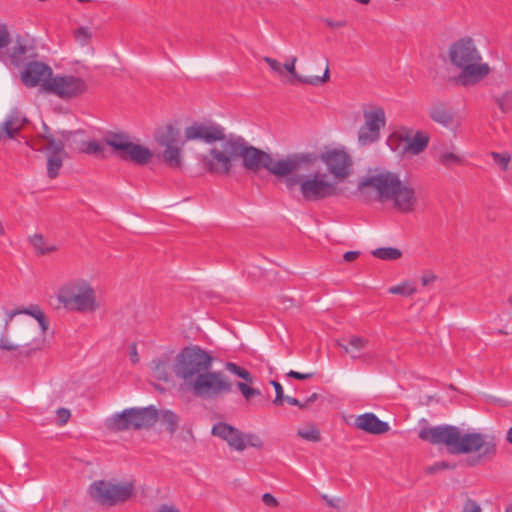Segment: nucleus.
<instances>
[{
	"label": "nucleus",
	"mask_w": 512,
	"mask_h": 512,
	"mask_svg": "<svg viewBox=\"0 0 512 512\" xmlns=\"http://www.w3.org/2000/svg\"><path fill=\"white\" fill-rule=\"evenodd\" d=\"M437 160L441 165L447 168L463 163V159L459 155L449 150H441L437 155Z\"/></svg>",
	"instance_id": "obj_33"
},
{
	"label": "nucleus",
	"mask_w": 512,
	"mask_h": 512,
	"mask_svg": "<svg viewBox=\"0 0 512 512\" xmlns=\"http://www.w3.org/2000/svg\"><path fill=\"white\" fill-rule=\"evenodd\" d=\"M364 124L358 132V142L361 145H368L376 142L380 137V130L386 124L385 112L377 107L364 111Z\"/></svg>",
	"instance_id": "obj_14"
},
{
	"label": "nucleus",
	"mask_w": 512,
	"mask_h": 512,
	"mask_svg": "<svg viewBox=\"0 0 512 512\" xmlns=\"http://www.w3.org/2000/svg\"><path fill=\"white\" fill-rule=\"evenodd\" d=\"M284 401H286L289 405H292V406H299L301 408L304 407V405L301 404L298 399L291 397V396H285Z\"/></svg>",
	"instance_id": "obj_60"
},
{
	"label": "nucleus",
	"mask_w": 512,
	"mask_h": 512,
	"mask_svg": "<svg viewBox=\"0 0 512 512\" xmlns=\"http://www.w3.org/2000/svg\"><path fill=\"white\" fill-rule=\"evenodd\" d=\"M62 165L63 160L61 155L49 154L47 157V174L49 178H56L62 168Z\"/></svg>",
	"instance_id": "obj_35"
},
{
	"label": "nucleus",
	"mask_w": 512,
	"mask_h": 512,
	"mask_svg": "<svg viewBox=\"0 0 512 512\" xmlns=\"http://www.w3.org/2000/svg\"><path fill=\"white\" fill-rule=\"evenodd\" d=\"M494 100L502 112H509L512 109V89L495 95Z\"/></svg>",
	"instance_id": "obj_41"
},
{
	"label": "nucleus",
	"mask_w": 512,
	"mask_h": 512,
	"mask_svg": "<svg viewBox=\"0 0 512 512\" xmlns=\"http://www.w3.org/2000/svg\"><path fill=\"white\" fill-rule=\"evenodd\" d=\"M247 382H237L236 386L246 400H250L254 396L260 395V390L252 388Z\"/></svg>",
	"instance_id": "obj_44"
},
{
	"label": "nucleus",
	"mask_w": 512,
	"mask_h": 512,
	"mask_svg": "<svg viewBox=\"0 0 512 512\" xmlns=\"http://www.w3.org/2000/svg\"><path fill=\"white\" fill-rule=\"evenodd\" d=\"M452 468H454V465H452L446 461H440V462L434 463L431 466L426 467L425 472L428 474H435L440 470L452 469Z\"/></svg>",
	"instance_id": "obj_46"
},
{
	"label": "nucleus",
	"mask_w": 512,
	"mask_h": 512,
	"mask_svg": "<svg viewBox=\"0 0 512 512\" xmlns=\"http://www.w3.org/2000/svg\"><path fill=\"white\" fill-rule=\"evenodd\" d=\"M89 494L98 504L110 507L134 497L135 488L133 483L128 481L98 480L90 485Z\"/></svg>",
	"instance_id": "obj_10"
},
{
	"label": "nucleus",
	"mask_w": 512,
	"mask_h": 512,
	"mask_svg": "<svg viewBox=\"0 0 512 512\" xmlns=\"http://www.w3.org/2000/svg\"><path fill=\"white\" fill-rule=\"evenodd\" d=\"M213 144L207 154L200 158V162L210 174L228 175L233 164L239 159L241 136L224 135L223 139Z\"/></svg>",
	"instance_id": "obj_4"
},
{
	"label": "nucleus",
	"mask_w": 512,
	"mask_h": 512,
	"mask_svg": "<svg viewBox=\"0 0 512 512\" xmlns=\"http://www.w3.org/2000/svg\"><path fill=\"white\" fill-rule=\"evenodd\" d=\"M225 129L214 122H193L185 128L184 136L186 141H200L206 144H214L223 139Z\"/></svg>",
	"instance_id": "obj_15"
},
{
	"label": "nucleus",
	"mask_w": 512,
	"mask_h": 512,
	"mask_svg": "<svg viewBox=\"0 0 512 512\" xmlns=\"http://www.w3.org/2000/svg\"><path fill=\"white\" fill-rule=\"evenodd\" d=\"M297 62V58L295 56L290 57L289 61L283 64V73L286 71L290 74L289 83L295 84L300 83L304 85H312L319 86L323 83L327 82L329 79V65L328 60H326V68L323 76H302L296 72L295 64Z\"/></svg>",
	"instance_id": "obj_22"
},
{
	"label": "nucleus",
	"mask_w": 512,
	"mask_h": 512,
	"mask_svg": "<svg viewBox=\"0 0 512 512\" xmlns=\"http://www.w3.org/2000/svg\"><path fill=\"white\" fill-rule=\"evenodd\" d=\"M271 384L273 385L274 389H275V393H276V397L274 399V404L275 405H282L283 404V401H284V394H283V388L281 386V384L277 381H271Z\"/></svg>",
	"instance_id": "obj_49"
},
{
	"label": "nucleus",
	"mask_w": 512,
	"mask_h": 512,
	"mask_svg": "<svg viewBox=\"0 0 512 512\" xmlns=\"http://www.w3.org/2000/svg\"><path fill=\"white\" fill-rule=\"evenodd\" d=\"M22 314H27L32 316L37 320V322L40 325V328L42 332L44 333L49 326V323L44 315V313L41 311V309L37 305H31L28 308H21Z\"/></svg>",
	"instance_id": "obj_34"
},
{
	"label": "nucleus",
	"mask_w": 512,
	"mask_h": 512,
	"mask_svg": "<svg viewBox=\"0 0 512 512\" xmlns=\"http://www.w3.org/2000/svg\"><path fill=\"white\" fill-rule=\"evenodd\" d=\"M29 242L37 255L43 256L58 250L55 243L47 240L42 234H34L29 237Z\"/></svg>",
	"instance_id": "obj_30"
},
{
	"label": "nucleus",
	"mask_w": 512,
	"mask_h": 512,
	"mask_svg": "<svg viewBox=\"0 0 512 512\" xmlns=\"http://www.w3.org/2000/svg\"><path fill=\"white\" fill-rule=\"evenodd\" d=\"M26 122L27 119L19 111L13 110L7 115L0 127L7 138L13 139Z\"/></svg>",
	"instance_id": "obj_27"
},
{
	"label": "nucleus",
	"mask_w": 512,
	"mask_h": 512,
	"mask_svg": "<svg viewBox=\"0 0 512 512\" xmlns=\"http://www.w3.org/2000/svg\"><path fill=\"white\" fill-rule=\"evenodd\" d=\"M448 56L450 63L460 70L456 82L461 86L475 85L490 73L489 65L482 61L480 51L469 36L454 41L449 47Z\"/></svg>",
	"instance_id": "obj_3"
},
{
	"label": "nucleus",
	"mask_w": 512,
	"mask_h": 512,
	"mask_svg": "<svg viewBox=\"0 0 512 512\" xmlns=\"http://www.w3.org/2000/svg\"><path fill=\"white\" fill-rule=\"evenodd\" d=\"M239 154V159H242L243 167L248 172L258 173L261 169H266L275 176H287L300 169L302 165L317 161V156L313 153H296L275 160L269 153L249 145L243 137Z\"/></svg>",
	"instance_id": "obj_2"
},
{
	"label": "nucleus",
	"mask_w": 512,
	"mask_h": 512,
	"mask_svg": "<svg viewBox=\"0 0 512 512\" xmlns=\"http://www.w3.org/2000/svg\"><path fill=\"white\" fill-rule=\"evenodd\" d=\"M153 369L155 372V376L163 381L169 380V369H170V360L167 355L162 356L160 358L154 359Z\"/></svg>",
	"instance_id": "obj_32"
},
{
	"label": "nucleus",
	"mask_w": 512,
	"mask_h": 512,
	"mask_svg": "<svg viewBox=\"0 0 512 512\" xmlns=\"http://www.w3.org/2000/svg\"><path fill=\"white\" fill-rule=\"evenodd\" d=\"M297 435L310 442H319L321 440L320 431L312 424H307L298 429Z\"/></svg>",
	"instance_id": "obj_39"
},
{
	"label": "nucleus",
	"mask_w": 512,
	"mask_h": 512,
	"mask_svg": "<svg viewBox=\"0 0 512 512\" xmlns=\"http://www.w3.org/2000/svg\"><path fill=\"white\" fill-rule=\"evenodd\" d=\"M165 149L159 155L162 160L172 169H179L182 166L183 155L182 148L180 146L172 145L164 147Z\"/></svg>",
	"instance_id": "obj_29"
},
{
	"label": "nucleus",
	"mask_w": 512,
	"mask_h": 512,
	"mask_svg": "<svg viewBox=\"0 0 512 512\" xmlns=\"http://www.w3.org/2000/svg\"><path fill=\"white\" fill-rule=\"evenodd\" d=\"M160 419L162 424L170 433H174L176 431L178 427V417L174 412L165 410L161 413Z\"/></svg>",
	"instance_id": "obj_40"
},
{
	"label": "nucleus",
	"mask_w": 512,
	"mask_h": 512,
	"mask_svg": "<svg viewBox=\"0 0 512 512\" xmlns=\"http://www.w3.org/2000/svg\"><path fill=\"white\" fill-rule=\"evenodd\" d=\"M25 334L19 339L20 343L11 342L6 335L0 337V349L6 351H15L19 348H27L25 354L29 355L32 351L41 349L43 340L31 339V332L35 331V326L31 321H25L22 324Z\"/></svg>",
	"instance_id": "obj_18"
},
{
	"label": "nucleus",
	"mask_w": 512,
	"mask_h": 512,
	"mask_svg": "<svg viewBox=\"0 0 512 512\" xmlns=\"http://www.w3.org/2000/svg\"><path fill=\"white\" fill-rule=\"evenodd\" d=\"M292 173L288 174L287 176H284L286 179H285V184L287 186V188L289 190H292L295 186H299L300 187V183H301V180H302V176L300 175H291Z\"/></svg>",
	"instance_id": "obj_51"
},
{
	"label": "nucleus",
	"mask_w": 512,
	"mask_h": 512,
	"mask_svg": "<svg viewBox=\"0 0 512 512\" xmlns=\"http://www.w3.org/2000/svg\"><path fill=\"white\" fill-rule=\"evenodd\" d=\"M105 143L113 149L119 158L138 165L147 164L153 156L147 147L133 143L130 136L124 133L108 135L105 138Z\"/></svg>",
	"instance_id": "obj_11"
},
{
	"label": "nucleus",
	"mask_w": 512,
	"mask_h": 512,
	"mask_svg": "<svg viewBox=\"0 0 512 512\" xmlns=\"http://www.w3.org/2000/svg\"><path fill=\"white\" fill-rule=\"evenodd\" d=\"M355 426L358 429H361L365 432L375 434V435L383 434L389 430L388 423L381 421L373 413H365V414L359 415L355 419Z\"/></svg>",
	"instance_id": "obj_24"
},
{
	"label": "nucleus",
	"mask_w": 512,
	"mask_h": 512,
	"mask_svg": "<svg viewBox=\"0 0 512 512\" xmlns=\"http://www.w3.org/2000/svg\"><path fill=\"white\" fill-rule=\"evenodd\" d=\"M157 419L158 412L153 406L146 408H129L107 418L105 426L112 432L130 429L139 430L153 426Z\"/></svg>",
	"instance_id": "obj_8"
},
{
	"label": "nucleus",
	"mask_w": 512,
	"mask_h": 512,
	"mask_svg": "<svg viewBox=\"0 0 512 512\" xmlns=\"http://www.w3.org/2000/svg\"><path fill=\"white\" fill-rule=\"evenodd\" d=\"M263 61L269 65L274 73L278 74L279 76L283 75V64H281L279 61L268 56L263 57Z\"/></svg>",
	"instance_id": "obj_47"
},
{
	"label": "nucleus",
	"mask_w": 512,
	"mask_h": 512,
	"mask_svg": "<svg viewBox=\"0 0 512 512\" xmlns=\"http://www.w3.org/2000/svg\"><path fill=\"white\" fill-rule=\"evenodd\" d=\"M261 499L263 504L269 508H276L279 506L278 500L271 493H264Z\"/></svg>",
	"instance_id": "obj_53"
},
{
	"label": "nucleus",
	"mask_w": 512,
	"mask_h": 512,
	"mask_svg": "<svg viewBox=\"0 0 512 512\" xmlns=\"http://www.w3.org/2000/svg\"><path fill=\"white\" fill-rule=\"evenodd\" d=\"M36 56L34 47L26 39L18 37L10 53V61L13 65L19 67L25 62Z\"/></svg>",
	"instance_id": "obj_25"
},
{
	"label": "nucleus",
	"mask_w": 512,
	"mask_h": 512,
	"mask_svg": "<svg viewBox=\"0 0 512 512\" xmlns=\"http://www.w3.org/2000/svg\"><path fill=\"white\" fill-rule=\"evenodd\" d=\"M336 183L330 181L326 174L313 173L302 175L300 193L308 202L324 200L336 195Z\"/></svg>",
	"instance_id": "obj_12"
},
{
	"label": "nucleus",
	"mask_w": 512,
	"mask_h": 512,
	"mask_svg": "<svg viewBox=\"0 0 512 512\" xmlns=\"http://www.w3.org/2000/svg\"><path fill=\"white\" fill-rule=\"evenodd\" d=\"M213 365V357L197 345L183 348L175 357L173 372L188 388L193 381Z\"/></svg>",
	"instance_id": "obj_5"
},
{
	"label": "nucleus",
	"mask_w": 512,
	"mask_h": 512,
	"mask_svg": "<svg viewBox=\"0 0 512 512\" xmlns=\"http://www.w3.org/2000/svg\"><path fill=\"white\" fill-rule=\"evenodd\" d=\"M323 499L325 500V502L331 506V507H336L335 503H334V500L333 499H330L327 495H323Z\"/></svg>",
	"instance_id": "obj_63"
},
{
	"label": "nucleus",
	"mask_w": 512,
	"mask_h": 512,
	"mask_svg": "<svg viewBox=\"0 0 512 512\" xmlns=\"http://www.w3.org/2000/svg\"><path fill=\"white\" fill-rule=\"evenodd\" d=\"M196 397L214 400L233 391V383L220 370H206L187 388Z\"/></svg>",
	"instance_id": "obj_9"
},
{
	"label": "nucleus",
	"mask_w": 512,
	"mask_h": 512,
	"mask_svg": "<svg viewBox=\"0 0 512 512\" xmlns=\"http://www.w3.org/2000/svg\"><path fill=\"white\" fill-rule=\"evenodd\" d=\"M71 417V413L66 408H59L57 410V424L59 426L65 425Z\"/></svg>",
	"instance_id": "obj_50"
},
{
	"label": "nucleus",
	"mask_w": 512,
	"mask_h": 512,
	"mask_svg": "<svg viewBox=\"0 0 512 512\" xmlns=\"http://www.w3.org/2000/svg\"><path fill=\"white\" fill-rule=\"evenodd\" d=\"M179 137V129L170 124L160 128L155 134L156 142L162 147L176 145Z\"/></svg>",
	"instance_id": "obj_28"
},
{
	"label": "nucleus",
	"mask_w": 512,
	"mask_h": 512,
	"mask_svg": "<svg viewBox=\"0 0 512 512\" xmlns=\"http://www.w3.org/2000/svg\"><path fill=\"white\" fill-rule=\"evenodd\" d=\"M506 440L508 443L512 444V426L508 429L506 433Z\"/></svg>",
	"instance_id": "obj_64"
},
{
	"label": "nucleus",
	"mask_w": 512,
	"mask_h": 512,
	"mask_svg": "<svg viewBox=\"0 0 512 512\" xmlns=\"http://www.w3.org/2000/svg\"><path fill=\"white\" fill-rule=\"evenodd\" d=\"M288 377L295 378L298 380H306L310 379L313 376V373H300L294 370H291L287 373Z\"/></svg>",
	"instance_id": "obj_57"
},
{
	"label": "nucleus",
	"mask_w": 512,
	"mask_h": 512,
	"mask_svg": "<svg viewBox=\"0 0 512 512\" xmlns=\"http://www.w3.org/2000/svg\"><path fill=\"white\" fill-rule=\"evenodd\" d=\"M212 434L227 442L236 451L246 449L244 433L230 424L219 422L212 427Z\"/></svg>",
	"instance_id": "obj_20"
},
{
	"label": "nucleus",
	"mask_w": 512,
	"mask_h": 512,
	"mask_svg": "<svg viewBox=\"0 0 512 512\" xmlns=\"http://www.w3.org/2000/svg\"><path fill=\"white\" fill-rule=\"evenodd\" d=\"M390 201L393 207L402 213L414 211L418 202L414 187L409 182L403 181L400 182Z\"/></svg>",
	"instance_id": "obj_19"
},
{
	"label": "nucleus",
	"mask_w": 512,
	"mask_h": 512,
	"mask_svg": "<svg viewBox=\"0 0 512 512\" xmlns=\"http://www.w3.org/2000/svg\"><path fill=\"white\" fill-rule=\"evenodd\" d=\"M91 31L88 27H80L74 31V37L82 46L88 44L91 39Z\"/></svg>",
	"instance_id": "obj_45"
},
{
	"label": "nucleus",
	"mask_w": 512,
	"mask_h": 512,
	"mask_svg": "<svg viewBox=\"0 0 512 512\" xmlns=\"http://www.w3.org/2000/svg\"><path fill=\"white\" fill-rule=\"evenodd\" d=\"M130 359L133 363H137L139 361L136 345H131V351H130Z\"/></svg>",
	"instance_id": "obj_61"
},
{
	"label": "nucleus",
	"mask_w": 512,
	"mask_h": 512,
	"mask_svg": "<svg viewBox=\"0 0 512 512\" xmlns=\"http://www.w3.org/2000/svg\"><path fill=\"white\" fill-rule=\"evenodd\" d=\"M45 92L69 100L79 97L87 90L86 82L74 75H56L45 84Z\"/></svg>",
	"instance_id": "obj_13"
},
{
	"label": "nucleus",
	"mask_w": 512,
	"mask_h": 512,
	"mask_svg": "<svg viewBox=\"0 0 512 512\" xmlns=\"http://www.w3.org/2000/svg\"><path fill=\"white\" fill-rule=\"evenodd\" d=\"M53 77L52 68L38 61H31L26 63L23 70L21 71V81L29 88L40 86L45 92V83L50 81Z\"/></svg>",
	"instance_id": "obj_17"
},
{
	"label": "nucleus",
	"mask_w": 512,
	"mask_h": 512,
	"mask_svg": "<svg viewBox=\"0 0 512 512\" xmlns=\"http://www.w3.org/2000/svg\"><path fill=\"white\" fill-rule=\"evenodd\" d=\"M75 136L74 132H62V139H56L53 136H44L46 141V145L44 147L45 150L49 152V154L60 155L64 149V141L69 142L71 137Z\"/></svg>",
	"instance_id": "obj_31"
},
{
	"label": "nucleus",
	"mask_w": 512,
	"mask_h": 512,
	"mask_svg": "<svg viewBox=\"0 0 512 512\" xmlns=\"http://www.w3.org/2000/svg\"><path fill=\"white\" fill-rule=\"evenodd\" d=\"M372 255L381 260H397L402 256V252L397 248L383 247L373 250Z\"/></svg>",
	"instance_id": "obj_36"
},
{
	"label": "nucleus",
	"mask_w": 512,
	"mask_h": 512,
	"mask_svg": "<svg viewBox=\"0 0 512 512\" xmlns=\"http://www.w3.org/2000/svg\"><path fill=\"white\" fill-rule=\"evenodd\" d=\"M397 135L401 141L405 143L404 153H408L411 155H418L423 152L429 143L428 134L417 131L413 134L412 130L402 129L397 132Z\"/></svg>",
	"instance_id": "obj_21"
},
{
	"label": "nucleus",
	"mask_w": 512,
	"mask_h": 512,
	"mask_svg": "<svg viewBox=\"0 0 512 512\" xmlns=\"http://www.w3.org/2000/svg\"><path fill=\"white\" fill-rule=\"evenodd\" d=\"M75 149L79 150L80 152L92 155H103L104 152V147L95 140L87 142L82 141L75 147Z\"/></svg>",
	"instance_id": "obj_37"
},
{
	"label": "nucleus",
	"mask_w": 512,
	"mask_h": 512,
	"mask_svg": "<svg viewBox=\"0 0 512 512\" xmlns=\"http://www.w3.org/2000/svg\"><path fill=\"white\" fill-rule=\"evenodd\" d=\"M20 314H22L21 308H17L14 310H5V315H6L5 326H4L5 330H7L8 326L12 322L13 318L16 315H20Z\"/></svg>",
	"instance_id": "obj_56"
},
{
	"label": "nucleus",
	"mask_w": 512,
	"mask_h": 512,
	"mask_svg": "<svg viewBox=\"0 0 512 512\" xmlns=\"http://www.w3.org/2000/svg\"><path fill=\"white\" fill-rule=\"evenodd\" d=\"M462 512H482L480 505L474 500L469 499L463 507Z\"/></svg>",
	"instance_id": "obj_55"
},
{
	"label": "nucleus",
	"mask_w": 512,
	"mask_h": 512,
	"mask_svg": "<svg viewBox=\"0 0 512 512\" xmlns=\"http://www.w3.org/2000/svg\"><path fill=\"white\" fill-rule=\"evenodd\" d=\"M437 280V276L435 273H433L430 270H427L423 273L421 277V283L423 286H429L430 284L434 283Z\"/></svg>",
	"instance_id": "obj_54"
},
{
	"label": "nucleus",
	"mask_w": 512,
	"mask_h": 512,
	"mask_svg": "<svg viewBox=\"0 0 512 512\" xmlns=\"http://www.w3.org/2000/svg\"><path fill=\"white\" fill-rule=\"evenodd\" d=\"M388 291L391 294L410 296L413 295L417 291V289L414 284L405 281L398 285L390 287Z\"/></svg>",
	"instance_id": "obj_42"
},
{
	"label": "nucleus",
	"mask_w": 512,
	"mask_h": 512,
	"mask_svg": "<svg viewBox=\"0 0 512 512\" xmlns=\"http://www.w3.org/2000/svg\"><path fill=\"white\" fill-rule=\"evenodd\" d=\"M224 368L228 372H230V373L236 375L237 377L243 379L247 383H253V381H254V377L252 376V374L248 370L240 367L239 365H237V364H235L233 362H226L225 365H224Z\"/></svg>",
	"instance_id": "obj_38"
},
{
	"label": "nucleus",
	"mask_w": 512,
	"mask_h": 512,
	"mask_svg": "<svg viewBox=\"0 0 512 512\" xmlns=\"http://www.w3.org/2000/svg\"><path fill=\"white\" fill-rule=\"evenodd\" d=\"M244 438L246 447L251 446L254 448H261L263 446L262 440L255 434H244Z\"/></svg>",
	"instance_id": "obj_48"
},
{
	"label": "nucleus",
	"mask_w": 512,
	"mask_h": 512,
	"mask_svg": "<svg viewBox=\"0 0 512 512\" xmlns=\"http://www.w3.org/2000/svg\"><path fill=\"white\" fill-rule=\"evenodd\" d=\"M491 157L493 161L500 166V168L504 171L508 170L509 162L511 160V156L508 152L498 153L491 152Z\"/></svg>",
	"instance_id": "obj_43"
},
{
	"label": "nucleus",
	"mask_w": 512,
	"mask_h": 512,
	"mask_svg": "<svg viewBox=\"0 0 512 512\" xmlns=\"http://www.w3.org/2000/svg\"><path fill=\"white\" fill-rule=\"evenodd\" d=\"M418 436L433 445H445L453 455L477 452L480 457H492L496 453L493 437L478 432L462 434L456 426L424 427Z\"/></svg>",
	"instance_id": "obj_1"
},
{
	"label": "nucleus",
	"mask_w": 512,
	"mask_h": 512,
	"mask_svg": "<svg viewBox=\"0 0 512 512\" xmlns=\"http://www.w3.org/2000/svg\"><path fill=\"white\" fill-rule=\"evenodd\" d=\"M401 181L398 174L381 171L363 177L358 183V192L365 202L375 200L383 203L390 201Z\"/></svg>",
	"instance_id": "obj_7"
},
{
	"label": "nucleus",
	"mask_w": 512,
	"mask_h": 512,
	"mask_svg": "<svg viewBox=\"0 0 512 512\" xmlns=\"http://www.w3.org/2000/svg\"><path fill=\"white\" fill-rule=\"evenodd\" d=\"M429 116L434 122L453 131L457 130L461 124L456 113L443 104L433 105L429 110Z\"/></svg>",
	"instance_id": "obj_23"
},
{
	"label": "nucleus",
	"mask_w": 512,
	"mask_h": 512,
	"mask_svg": "<svg viewBox=\"0 0 512 512\" xmlns=\"http://www.w3.org/2000/svg\"><path fill=\"white\" fill-rule=\"evenodd\" d=\"M58 300L71 311L91 313L99 308L95 290L83 279L73 280L63 285L59 290Z\"/></svg>",
	"instance_id": "obj_6"
},
{
	"label": "nucleus",
	"mask_w": 512,
	"mask_h": 512,
	"mask_svg": "<svg viewBox=\"0 0 512 512\" xmlns=\"http://www.w3.org/2000/svg\"><path fill=\"white\" fill-rule=\"evenodd\" d=\"M368 345V339L360 336H351L347 339L337 340V346L349 354L352 359H361L363 350H365Z\"/></svg>",
	"instance_id": "obj_26"
},
{
	"label": "nucleus",
	"mask_w": 512,
	"mask_h": 512,
	"mask_svg": "<svg viewBox=\"0 0 512 512\" xmlns=\"http://www.w3.org/2000/svg\"><path fill=\"white\" fill-rule=\"evenodd\" d=\"M320 159L325 163L328 171L338 181L344 180L351 173L352 161L350 156L344 150H328L321 154Z\"/></svg>",
	"instance_id": "obj_16"
},
{
	"label": "nucleus",
	"mask_w": 512,
	"mask_h": 512,
	"mask_svg": "<svg viewBox=\"0 0 512 512\" xmlns=\"http://www.w3.org/2000/svg\"><path fill=\"white\" fill-rule=\"evenodd\" d=\"M10 42V34L6 25H0V49L8 46Z\"/></svg>",
	"instance_id": "obj_52"
},
{
	"label": "nucleus",
	"mask_w": 512,
	"mask_h": 512,
	"mask_svg": "<svg viewBox=\"0 0 512 512\" xmlns=\"http://www.w3.org/2000/svg\"><path fill=\"white\" fill-rule=\"evenodd\" d=\"M360 252L358 251H348L343 255V259L346 262L355 261L359 257Z\"/></svg>",
	"instance_id": "obj_59"
},
{
	"label": "nucleus",
	"mask_w": 512,
	"mask_h": 512,
	"mask_svg": "<svg viewBox=\"0 0 512 512\" xmlns=\"http://www.w3.org/2000/svg\"><path fill=\"white\" fill-rule=\"evenodd\" d=\"M323 21L326 23L327 26H329L330 28H341V27H345L347 25V21L346 20H339V21H333L331 19H323Z\"/></svg>",
	"instance_id": "obj_58"
},
{
	"label": "nucleus",
	"mask_w": 512,
	"mask_h": 512,
	"mask_svg": "<svg viewBox=\"0 0 512 512\" xmlns=\"http://www.w3.org/2000/svg\"><path fill=\"white\" fill-rule=\"evenodd\" d=\"M157 512H179V510L174 506L162 505Z\"/></svg>",
	"instance_id": "obj_62"
}]
</instances>
